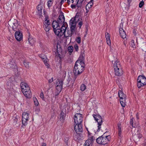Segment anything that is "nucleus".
I'll list each match as a JSON object with an SVG mask.
<instances>
[{
	"label": "nucleus",
	"instance_id": "nucleus-63",
	"mask_svg": "<svg viewBox=\"0 0 146 146\" xmlns=\"http://www.w3.org/2000/svg\"><path fill=\"white\" fill-rule=\"evenodd\" d=\"M82 56H84V53L82 54Z\"/></svg>",
	"mask_w": 146,
	"mask_h": 146
},
{
	"label": "nucleus",
	"instance_id": "nucleus-22",
	"mask_svg": "<svg viewBox=\"0 0 146 146\" xmlns=\"http://www.w3.org/2000/svg\"><path fill=\"white\" fill-rule=\"evenodd\" d=\"M52 25L53 29L60 27V25L56 21H53Z\"/></svg>",
	"mask_w": 146,
	"mask_h": 146
},
{
	"label": "nucleus",
	"instance_id": "nucleus-16",
	"mask_svg": "<svg viewBox=\"0 0 146 146\" xmlns=\"http://www.w3.org/2000/svg\"><path fill=\"white\" fill-rule=\"evenodd\" d=\"M142 137V135L139 133L135 134L133 136L134 141L136 143L139 141L140 139Z\"/></svg>",
	"mask_w": 146,
	"mask_h": 146
},
{
	"label": "nucleus",
	"instance_id": "nucleus-6",
	"mask_svg": "<svg viewBox=\"0 0 146 146\" xmlns=\"http://www.w3.org/2000/svg\"><path fill=\"white\" fill-rule=\"evenodd\" d=\"M95 119L97 122L98 123V129L97 131H99L101 128V126L102 125V118L101 116L98 115H93Z\"/></svg>",
	"mask_w": 146,
	"mask_h": 146
},
{
	"label": "nucleus",
	"instance_id": "nucleus-9",
	"mask_svg": "<svg viewBox=\"0 0 146 146\" xmlns=\"http://www.w3.org/2000/svg\"><path fill=\"white\" fill-rule=\"evenodd\" d=\"M17 22L18 21L17 20L15 19H14L12 21H11L10 20L9 22L10 24L12 27V29L14 31H16L19 26Z\"/></svg>",
	"mask_w": 146,
	"mask_h": 146
},
{
	"label": "nucleus",
	"instance_id": "nucleus-56",
	"mask_svg": "<svg viewBox=\"0 0 146 146\" xmlns=\"http://www.w3.org/2000/svg\"><path fill=\"white\" fill-rule=\"evenodd\" d=\"M46 144L45 143H42L41 145V146H46Z\"/></svg>",
	"mask_w": 146,
	"mask_h": 146
},
{
	"label": "nucleus",
	"instance_id": "nucleus-33",
	"mask_svg": "<svg viewBox=\"0 0 146 146\" xmlns=\"http://www.w3.org/2000/svg\"><path fill=\"white\" fill-rule=\"evenodd\" d=\"M28 40L29 43L31 45L33 44L35 42L34 40L30 36V35L29 34V35Z\"/></svg>",
	"mask_w": 146,
	"mask_h": 146
},
{
	"label": "nucleus",
	"instance_id": "nucleus-55",
	"mask_svg": "<svg viewBox=\"0 0 146 146\" xmlns=\"http://www.w3.org/2000/svg\"><path fill=\"white\" fill-rule=\"evenodd\" d=\"M66 0H61V2H60V4L61 5H62L63 3H64V2L65 1H66Z\"/></svg>",
	"mask_w": 146,
	"mask_h": 146
},
{
	"label": "nucleus",
	"instance_id": "nucleus-1",
	"mask_svg": "<svg viewBox=\"0 0 146 146\" xmlns=\"http://www.w3.org/2000/svg\"><path fill=\"white\" fill-rule=\"evenodd\" d=\"M85 64L80 60H77L74 68L73 73L75 75H78L81 73L84 70Z\"/></svg>",
	"mask_w": 146,
	"mask_h": 146
},
{
	"label": "nucleus",
	"instance_id": "nucleus-25",
	"mask_svg": "<svg viewBox=\"0 0 146 146\" xmlns=\"http://www.w3.org/2000/svg\"><path fill=\"white\" fill-rule=\"evenodd\" d=\"M120 98V101L122 107H125L126 105L125 98Z\"/></svg>",
	"mask_w": 146,
	"mask_h": 146
},
{
	"label": "nucleus",
	"instance_id": "nucleus-58",
	"mask_svg": "<svg viewBox=\"0 0 146 146\" xmlns=\"http://www.w3.org/2000/svg\"><path fill=\"white\" fill-rule=\"evenodd\" d=\"M131 2V0H127V2L129 4Z\"/></svg>",
	"mask_w": 146,
	"mask_h": 146
},
{
	"label": "nucleus",
	"instance_id": "nucleus-45",
	"mask_svg": "<svg viewBox=\"0 0 146 146\" xmlns=\"http://www.w3.org/2000/svg\"><path fill=\"white\" fill-rule=\"evenodd\" d=\"M76 40L77 42L79 44L81 42V38L80 37H77L76 39Z\"/></svg>",
	"mask_w": 146,
	"mask_h": 146
},
{
	"label": "nucleus",
	"instance_id": "nucleus-38",
	"mask_svg": "<svg viewBox=\"0 0 146 146\" xmlns=\"http://www.w3.org/2000/svg\"><path fill=\"white\" fill-rule=\"evenodd\" d=\"M33 100L35 105L38 106L39 104V103L36 98H33Z\"/></svg>",
	"mask_w": 146,
	"mask_h": 146
},
{
	"label": "nucleus",
	"instance_id": "nucleus-8",
	"mask_svg": "<svg viewBox=\"0 0 146 146\" xmlns=\"http://www.w3.org/2000/svg\"><path fill=\"white\" fill-rule=\"evenodd\" d=\"M22 124L23 125H26L27 124V121H28L29 114L27 113L24 112L22 114Z\"/></svg>",
	"mask_w": 146,
	"mask_h": 146
},
{
	"label": "nucleus",
	"instance_id": "nucleus-62",
	"mask_svg": "<svg viewBox=\"0 0 146 146\" xmlns=\"http://www.w3.org/2000/svg\"><path fill=\"white\" fill-rule=\"evenodd\" d=\"M18 118V119H19V117H16V119H17V120H16V121H17V118Z\"/></svg>",
	"mask_w": 146,
	"mask_h": 146
},
{
	"label": "nucleus",
	"instance_id": "nucleus-42",
	"mask_svg": "<svg viewBox=\"0 0 146 146\" xmlns=\"http://www.w3.org/2000/svg\"><path fill=\"white\" fill-rule=\"evenodd\" d=\"M79 0H78L76 4V7H77L78 8L79 7L80 8L82 6V2L81 1L80 3H79Z\"/></svg>",
	"mask_w": 146,
	"mask_h": 146
},
{
	"label": "nucleus",
	"instance_id": "nucleus-10",
	"mask_svg": "<svg viewBox=\"0 0 146 146\" xmlns=\"http://www.w3.org/2000/svg\"><path fill=\"white\" fill-rule=\"evenodd\" d=\"M20 86L23 93L30 89V88L28 84L24 82H22L21 83Z\"/></svg>",
	"mask_w": 146,
	"mask_h": 146
},
{
	"label": "nucleus",
	"instance_id": "nucleus-52",
	"mask_svg": "<svg viewBox=\"0 0 146 146\" xmlns=\"http://www.w3.org/2000/svg\"><path fill=\"white\" fill-rule=\"evenodd\" d=\"M71 7L72 9H75L76 7V5L72 4L71 5Z\"/></svg>",
	"mask_w": 146,
	"mask_h": 146
},
{
	"label": "nucleus",
	"instance_id": "nucleus-20",
	"mask_svg": "<svg viewBox=\"0 0 146 146\" xmlns=\"http://www.w3.org/2000/svg\"><path fill=\"white\" fill-rule=\"evenodd\" d=\"M38 10V14L41 15L42 14V9L43 7L40 5H38L37 7Z\"/></svg>",
	"mask_w": 146,
	"mask_h": 146
},
{
	"label": "nucleus",
	"instance_id": "nucleus-29",
	"mask_svg": "<svg viewBox=\"0 0 146 146\" xmlns=\"http://www.w3.org/2000/svg\"><path fill=\"white\" fill-rule=\"evenodd\" d=\"M56 86H62L63 81L57 79L56 81Z\"/></svg>",
	"mask_w": 146,
	"mask_h": 146
},
{
	"label": "nucleus",
	"instance_id": "nucleus-49",
	"mask_svg": "<svg viewBox=\"0 0 146 146\" xmlns=\"http://www.w3.org/2000/svg\"><path fill=\"white\" fill-rule=\"evenodd\" d=\"M40 97L43 100H44V98L43 93L42 92H41L40 93Z\"/></svg>",
	"mask_w": 146,
	"mask_h": 146
},
{
	"label": "nucleus",
	"instance_id": "nucleus-26",
	"mask_svg": "<svg viewBox=\"0 0 146 146\" xmlns=\"http://www.w3.org/2000/svg\"><path fill=\"white\" fill-rule=\"evenodd\" d=\"M10 67L12 69H17V66L16 63L14 62H11L9 64Z\"/></svg>",
	"mask_w": 146,
	"mask_h": 146
},
{
	"label": "nucleus",
	"instance_id": "nucleus-23",
	"mask_svg": "<svg viewBox=\"0 0 146 146\" xmlns=\"http://www.w3.org/2000/svg\"><path fill=\"white\" fill-rule=\"evenodd\" d=\"M62 88V86H56V91L55 92V96L58 95L61 92Z\"/></svg>",
	"mask_w": 146,
	"mask_h": 146
},
{
	"label": "nucleus",
	"instance_id": "nucleus-15",
	"mask_svg": "<svg viewBox=\"0 0 146 146\" xmlns=\"http://www.w3.org/2000/svg\"><path fill=\"white\" fill-rule=\"evenodd\" d=\"M64 17L63 13H62L59 16L57 22L60 25H62L64 22Z\"/></svg>",
	"mask_w": 146,
	"mask_h": 146
},
{
	"label": "nucleus",
	"instance_id": "nucleus-36",
	"mask_svg": "<svg viewBox=\"0 0 146 146\" xmlns=\"http://www.w3.org/2000/svg\"><path fill=\"white\" fill-rule=\"evenodd\" d=\"M86 129H87V131H88V133L89 135H90V132H89L88 129H89V130L91 132H92L93 131V127L92 126H89L88 127V128H87L86 127Z\"/></svg>",
	"mask_w": 146,
	"mask_h": 146
},
{
	"label": "nucleus",
	"instance_id": "nucleus-2",
	"mask_svg": "<svg viewBox=\"0 0 146 146\" xmlns=\"http://www.w3.org/2000/svg\"><path fill=\"white\" fill-rule=\"evenodd\" d=\"M114 68L115 74L117 76H121L123 74V71L119 61L117 60L114 63Z\"/></svg>",
	"mask_w": 146,
	"mask_h": 146
},
{
	"label": "nucleus",
	"instance_id": "nucleus-46",
	"mask_svg": "<svg viewBox=\"0 0 146 146\" xmlns=\"http://www.w3.org/2000/svg\"><path fill=\"white\" fill-rule=\"evenodd\" d=\"M144 1L143 0L141 1L139 3V7L141 8L144 5Z\"/></svg>",
	"mask_w": 146,
	"mask_h": 146
},
{
	"label": "nucleus",
	"instance_id": "nucleus-54",
	"mask_svg": "<svg viewBox=\"0 0 146 146\" xmlns=\"http://www.w3.org/2000/svg\"><path fill=\"white\" fill-rule=\"evenodd\" d=\"M52 87V86L51 84H49L48 87L47 88L48 90H49L50 89H51Z\"/></svg>",
	"mask_w": 146,
	"mask_h": 146
},
{
	"label": "nucleus",
	"instance_id": "nucleus-40",
	"mask_svg": "<svg viewBox=\"0 0 146 146\" xmlns=\"http://www.w3.org/2000/svg\"><path fill=\"white\" fill-rule=\"evenodd\" d=\"M44 23V26L49 25L50 24V23L49 22V20H47L46 17V20H45Z\"/></svg>",
	"mask_w": 146,
	"mask_h": 146
},
{
	"label": "nucleus",
	"instance_id": "nucleus-19",
	"mask_svg": "<svg viewBox=\"0 0 146 146\" xmlns=\"http://www.w3.org/2000/svg\"><path fill=\"white\" fill-rule=\"evenodd\" d=\"M77 16L74 18H72L70 21V26H73L74 25V26H76V18Z\"/></svg>",
	"mask_w": 146,
	"mask_h": 146
},
{
	"label": "nucleus",
	"instance_id": "nucleus-12",
	"mask_svg": "<svg viewBox=\"0 0 146 146\" xmlns=\"http://www.w3.org/2000/svg\"><path fill=\"white\" fill-rule=\"evenodd\" d=\"M94 139L93 136H89L88 139L86 141L84 146H90L92 144Z\"/></svg>",
	"mask_w": 146,
	"mask_h": 146
},
{
	"label": "nucleus",
	"instance_id": "nucleus-51",
	"mask_svg": "<svg viewBox=\"0 0 146 146\" xmlns=\"http://www.w3.org/2000/svg\"><path fill=\"white\" fill-rule=\"evenodd\" d=\"M53 81V78H52L48 80V82L49 84L51 83H52Z\"/></svg>",
	"mask_w": 146,
	"mask_h": 146
},
{
	"label": "nucleus",
	"instance_id": "nucleus-3",
	"mask_svg": "<svg viewBox=\"0 0 146 146\" xmlns=\"http://www.w3.org/2000/svg\"><path fill=\"white\" fill-rule=\"evenodd\" d=\"M67 27L66 24L64 23L62 25L60 29V27L53 29L54 32L56 35L60 36H62L66 31Z\"/></svg>",
	"mask_w": 146,
	"mask_h": 146
},
{
	"label": "nucleus",
	"instance_id": "nucleus-44",
	"mask_svg": "<svg viewBox=\"0 0 146 146\" xmlns=\"http://www.w3.org/2000/svg\"><path fill=\"white\" fill-rule=\"evenodd\" d=\"M65 115L63 111H62L60 114V119H63Z\"/></svg>",
	"mask_w": 146,
	"mask_h": 146
},
{
	"label": "nucleus",
	"instance_id": "nucleus-48",
	"mask_svg": "<svg viewBox=\"0 0 146 146\" xmlns=\"http://www.w3.org/2000/svg\"><path fill=\"white\" fill-rule=\"evenodd\" d=\"M74 48L76 51H77L78 50V46L77 44H75L74 46Z\"/></svg>",
	"mask_w": 146,
	"mask_h": 146
},
{
	"label": "nucleus",
	"instance_id": "nucleus-24",
	"mask_svg": "<svg viewBox=\"0 0 146 146\" xmlns=\"http://www.w3.org/2000/svg\"><path fill=\"white\" fill-rule=\"evenodd\" d=\"M41 58L44 63L45 66H47V68L49 67V65L48 62V59H47L46 57H43V56H42L41 57Z\"/></svg>",
	"mask_w": 146,
	"mask_h": 146
},
{
	"label": "nucleus",
	"instance_id": "nucleus-17",
	"mask_svg": "<svg viewBox=\"0 0 146 146\" xmlns=\"http://www.w3.org/2000/svg\"><path fill=\"white\" fill-rule=\"evenodd\" d=\"M23 93L25 96L28 98H30L32 97V94L30 89L24 92Z\"/></svg>",
	"mask_w": 146,
	"mask_h": 146
},
{
	"label": "nucleus",
	"instance_id": "nucleus-47",
	"mask_svg": "<svg viewBox=\"0 0 146 146\" xmlns=\"http://www.w3.org/2000/svg\"><path fill=\"white\" fill-rule=\"evenodd\" d=\"M56 47H57L56 52L59 55L60 54L59 53L61 51V48H59L58 49V46L57 45L56 46Z\"/></svg>",
	"mask_w": 146,
	"mask_h": 146
},
{
	"label": "nucleus",
	"instance_id": "nucleus-60",
	"mask_svg": "<svg viewBox=\"0 0 146 146\" xmlns=\"http://www.w3.org/2000/svg\"><path fill=\"white\" fill-rule=\"evenodd\" d=\"M9 84H11V83L10 82H8L7 83V84L9 86Z\"/></svg>",
	"mask_w": 146,
	"mask_h": 146
},
{
	"label": "nucleus",
	"instance_id": "nucleus-61",
	"mask_svg": "<svg viewBox=\"0 0 146 146\" xmlns=\"http://www.w3.org/2000/svg\"><path fill=\"white\" fill-rule=\"evenodd\" d=\"M71 1L72 3H73L74 2V1L73 0H71Z\"/></svg>",
	"mask_w": 146,
	"mask_h": 146
},
{
	"label": "nucleus",
	"instance_id": "nucleus-64",
	"mask_svg": "<svg viewBox=\"0 0 146 146\" xmlns=\"http://www.w3.org/2000/svg\"><path fill=\"white\" fill-rule=\"evenodd\" d=\"M86 12H88V10L87 9V10H86Z\"/></svg>",
	"mask_w": 146,
	"mask_h": 146
},
{
	"label": "nucleus",
	"instance_id": "nucleus-34",
	"mask_svg": "<svg viewBox=\"0 0 146 146\" xmlns=\"http://www.w3.org/2000/svg\"><path fill=\"white\" fill-rule=\"evenodd\" d=\"M118 136L120 137H121V125L120 124H118Z\"/></svg>",
	"mask_w": 146,
	"mask_h": 146
},
{
	"label": "nucleus",
	"instance_id": "nucleus-43",
	"mask_svg": "<svg viewBox=\"0 0 146 146\" xmlns=\"http://www.w3.org/2000/svg\"><path fill=\"white\" fill-rule=\"evenodd\" d=\"M52 0H49L48 2H47V6L49 8L52 6Z\"/></svg>",
	"mask_w": 146,
	"mask_h": 146
},
{
	"label": "nucleus",
	"instance_id": "nucleus-7",
	"mask_svg": "<svg viewBox=\"0 0 146 146\" xmlns=\"http://www.w3.org/2000/svg\"><path fill=\"white\" fill-rule=\"evenodd\" d=\"M82 115L80 113H76L74 117L75 123H82L83 121Z\"/></svg>",
	"mask_w": 146,
	"mask_h": 146
},
{
	"label": "nucleus",
	"instance_id": "nucleus-31",
	"mask_svg": "<svg viewBox=\"0 0 146 146\" xmlns=\"http://www.w3.org/2000/svg\"><path fill=\"white\" fill-rule=\"evenodd\" d=\"M76 26L74 25L71 26H70V31L71 32V35L73 34L75 31V27Z\"/></svg>",
	"mask_w": 146,
	"mask_h": 146
},
{
	"label": "nucleus",
	"instance_id": "nucleus-35",
	"mask_svg": "<svg viewBox=\"0 0 146 146\" xmlns=\"http://www.w3.org/2000/svg\"><path fill=\"white\" fill-rule=\"evenodd\" d=\"M73 47L72 46H69L68 48V51L71 54L73 51Z\"/></svg>",
	"mask_w": 146,
	"mask_h": 146
},
{
	"label": "nucleus",
	"instance_id": "nucleus-14",
	"mask_svg": "<svg viewBox=\"0 0 146 146\" xmlns=\"http://www.w3.org/2000/svg\"><path fill=\"white\" fill-rule=\"evenodd\" d=\"M74 139L77 141H79L82 139V135L80 133H78L77 132L74 133L73 135Z\"/></svg>",
	"mask_w": 146,
	"mask_h": 146
},
{
	"label": "nucleus",
	"instance_id": "nucleus-28",
	"mask_svg": "<svg viewBox=\"0 0 146 146\" xmlns=\"http://www.w3.org/2000/svg\"><path fill=\"white\" fill-rule=\"evenodd\" d=\"M118 95L119 97L120 98H126V95H125L123 92L121 91V90H119L118 92Z\"/></svg>",
	"mask_w": 146,
	"mask_h": 146
},
{
	"label": "nucleus",
	"instance_id": "nucleus-41",
	"mask_svg": "<svg viewBox=\"0 0 146 146\" xmlns=\"http://www.w3.org/2000/svg\"><path fill=\"white\" fill-rule=\"evenodd\" d=\"M43 27L44 28V29L45 31L48 32L50 28L48 26V25H44Z\"/></svg>",
	"mask_w": 146,
	"mask_h": 146
},
{
	"label": "nucleus",
	"instance_id": "nucleus-5",
	"mask_svg": "<svg viewBox=\"0 0 146 146\" xmlns=\"http://www.w3.org/2000/svg\"><path fill=\"white\" fill-rule=\"evenodd\" d=\"M137 86L138 88L146 84V78L143 76H139L137 79Z\"/></svg>",
	"mask_w": 146,
	"mask_h": 146
},
{
	"label": "nucleus",
	"instance_id": "nucleus-32",
	"mask_svg": "<svg viewBox=\"0 0 146 146\" xmlns=\"http://www.w3.org/2000/svg\"><path fill=\"white\" fill-rule=\"evenodd\" d=\"M23 64L27 68H28L29 67V62L26 60L23 61Z\"/></svg>",
	"mask_w": 146,
	"mask_h": 146
},
{
	"label": "nucleus",
	"instance_id": "nucleus-13",
	"mask_svg": "<svg viewBox=\"0 0 146 146\" xmlns=\"http://www.w3.org/2000/svg\"><path fill=\"white\" fill-rule=\"evenodd\" d=\"M76 124L74 128L76 132H82V131L83 129L81 123Z\"/></svg>",
	"mask_w": 146,
	"mask_h": 146
},
{
	"label": "nucleus",
	"instance_id": "nucleus-11",
	"mask_svg": "<svg viewBox=\"0 0 146 146\" xmlns=\"http://www.w3.org/2000/svg\"><path fill=\"white\" fill-rule=\"evenodd\" d=\"M15 36L16 39L18 41H20L22 39V34L19 31H17L15 32Z\"/></svg>",
	"mask_w": 146,
	"mask_h": 146
},
{
	"label": "nucleus",
	"instance_id": "nucleus-50",
	"mask_svg": "<svg viewBox=\"0 0 146 146\" xmlns=\"http://www.w3.org/2000/svg\"><path fill=\"white\" fill-rule=\"evenodd\" d=\"M133 118H132L131 119L130 121V123L132 125V126L133 127H134L133 126Z\"/></svg>",
	"mask_w": 146,
	"mask_h": 146
},
{
	"label": "nucleus",
	"instance_id": "nucleus-27",
	"mask_svg": "<svg viewBox=\"0 0 146 146\" xmlns=\"http://www.w3.org/2000/svg\"><path fill=\"white\" fill-rule=\"evenodd\" d=\"M63 35H64V37H67L72 35L71 33H70V31L68 30L66 31H66L64 33Z\"/></svg>",
	"mask_w": 146,
	"mask_h": 146
},
{
	"label": "nucleus",
	"instance_id": "nucleus-57",
	"mask_svg": "<svg viewBox=\"0 0 146 146\" xmlns=\"http://www.w3.org/2000/svg\"><path fill=\"white\" fill-rule=\"evenodd\" d=\"M67 2L68 5H69L70 3V0H67Z\"/></svg>",
	"mask_w": 146,
	"mask_h": 146
},
{
	"label": "nucleus",
	"instance_id": "nucleus-18",
	"mask_svg": "<svg viewBox=\"0 0 146 146\" xmlns=\"http://www.w3.org/2000/svg\"><path fill=\"white\" fill-rule=\"evenodd\" d=\"M119 32L121 37L123 38H125L126 37V34L124 30L122 28H120L119 29Z\"/></svg>",
	"mask_w": 146,
	"mask_h": 146
},
{
	"label": "nucleus",
	"instance_id": "nucleus-39",
	"mask_svg": "<svg viewBox=\"0 0 146 146\" xmlns=\"http://www.w3.org/2000/svg\"><path fill=\"white\" fill-rule=\"evenodd\" d=\"M86 89V86L84 84H82L80 86V90L82 91H84Z\"/></svg>",
	"mask_w": 146,
	"mask_h": 146
},
{
	"label": "nucleus",
	"instance_id": "nucleus-53",
	"mask_svg": "<svg viewBox=\"0 0 146 146\" xmlns=\"http://www.w3.org/2000/svg\"><path fill=\"white\" fill-rule=\"evenodd\" d=\"M82 25V22L81 21L78 24L79 27L80 28Z\"/></svg>",
	"mask_w": 146,
	"mask_h": 146
},
{
	"label": "nucleus",
	"instance_id": "nucleus-21",
	"mask_svg": "<svg viewBox=\"0 0 146 146\" xmlns=\"http://www.w3.org/2000/svg\"><path fill=\"white\" fill-rule=\"evenodd\" d=\"M105 36L106 38V42L107 44L109 45H110L111 43V41L110 39V35L108 33H106Z\"/></svg>",
	"mask_w": 146,
	"mask_h": 146
},
{
	"label": "nucleus",
	"instance_id": "nucleus-30",
	"mask_svg": "<svg viewBox=\"0 0 146 146\" xmlns=\"http://www.w3.org/2000/svg\"><path fill=\"white\" fill-rule=\"evenodd\" d=\"M135 48V45L134 43V40H132L131 42L130 49L131 50H134Z\"/></svg>",
	"mask_w": 146,
	"mask_h": 146
},
{
	"label": "nucleus",
	"instance_id": "nucleus-59",
	"mask_svg": "<svg viewBox=\"0 0 146 146\" xmlns=\"http://www.w3.org/2000/svg\"><path fill=\"white\" fill-rule=\"evenodd\" d=\"M138 115V113H137L136 114V118H137V119H139Z\"/></svg>",
	"mask_w": 146,
	"mask_h": 146
},
{
	"label": "nucleus",
	"instance_id": "nucleus-4",
	"mask_svg": "<svg viewBox=\"0 0 146 146\" xmlns=\"http://www.w3.org/2000/svg\"><path fill=\"white\" fill-rule=\"evenodd\" d=\"M106 133H104L102 136L96 139L97 142L99 144L104 145L110 141L109 137H110L109 135L106 136L104 137L105 134Z\"/></svg>",
	"mask_w": 146,
	"mask_h": 146
},
{
	"label": "nucleus",
	"instance_id": "nucleus-37",
	"mask_svg": "<svg viewBox=\"0 0 146 146\" xmlns=\"http://www.w3.org/2000/svg\"><path fill=\"white\" fill-rule=\"evenodd\" d=\"M93 0H91L90 2H89L88 4L86 5V9L87 10V7H88V8L90 7H91L92 6V5L93 4V3L92 2V1Z\"/></svg>",
	"mask_w": 146,
	"mask_h": 146
}]
</instances>
